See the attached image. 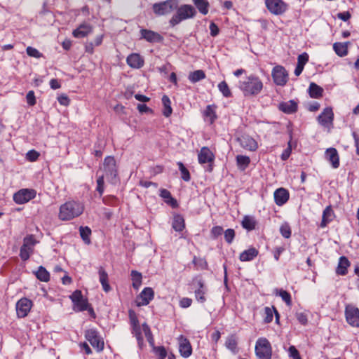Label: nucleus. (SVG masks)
I'll list each match as a JSON object with an SVG mask.
<instances>
[{"instance_id":"1","label":"nucleus","mask_w":359,"mask_h":359,"mask_svg":"<svg viewBox=\"0 0 359 359\" xmlns=\"http://www.w3.org/2000/svg\"><path fill=\"white\" fill-rule=\"evenodd\" d=\"M84 211V205L78 201H69L61 205L58 217L62 221H69L79 217Z\"/></svg>"},{"instance_id":"2","label":"nucleus","mask_w":359,"mask_h":359,"mask_svg":"<svg viewBox=\"0 0 359 359\" xmlns=\"http://www.w3.org/2000/svg\"><path fill=\"white\" fill-rule=\"evenodd\" d=\"M238 87L244 96H257L263 90L264 84L259 76L250 74L245 80L239 81Z\"/></svg>"},{"instance_id":"3","label":"nucleus","mask_w":359,"mask_h":359,"mask_svg":"<svg viewBox=\"0 0 359 359\" xmlns=\"http://www.w3.org/2000/svg\"><path fill=\"white\" fill-rule=\"evenodd\" d=\"M196 15V11L194 6L184 4L177 8L176 13L171 18L169 22L172 27H174L183 20L193 18Z\"/></svg>"},{"instance_id":"4","label":"nucleus","mask_w":359,"mask_h":359,"mask_svg":"<svg viewBox=\"0 0 359 359\" xmlns=\"http://www.w3.org/2000/svg\"><path fill=\"white\" fill-rule=\"evenodd\" d=\"M255 349L258 359H271L272 347L266 338H259L256 341Z\"/></svg>"},{"instance_id":"5","label":"nucleus","mask_w":359,"mask_h":359,"mask_svg":"<svg viewBox=\"0 0 359 359\" xmlns=\"http://www.w3.org/2000/svg\"><path fill=\"white\" fill-rule=\"evenodd\" d=\"M85 338L97 352H101L104 348V342L100 332L95 328L86 330Z\"/></svg>"},{"instance_id":"6","label":"nucleus","mask_w":359,"mask_h":359,"mask_svg":"<svg viewBox=\"0 0 359 359\" xmlns=\"http://www.w3.org/2000/svg\"><path fill=\"white\" fill-rule=\"evenodd\" d=\"M36 241L33 235H28L23 239V244L20 248V257L23 261L29 259L33 253L34 246Z\"/></svg>"},{"instance_id":"7","label":"nucleus","mask_w":359,"mask_h":359,"mask_svg":"<svg viewBox=\"0 0 359 359\" xmlns=\"http://www.w3.org/2000/svg\"><path fill=\"white\" fill-rule=\"evenodd\" d=\"M177 8L176 0H167L153 5V11L157 15H164L170 13Z\"/></svg>"},{"instance_id":"8","label":"nucleus","mask_w":359,"mask_h":359,"mask_svg":"<svg viewBox=\"0 0 359 359\" xmlns=\"http://www.w3.org/2000/svg\"><path fill=\"white\" fill-rule=\"evenodd\" d=\"M36 196V191L33 189H21L13 196V199L16 204L22 205L27 203Z\"/></svg>"},{"instance_id":"9","label":"nucleus","mask_w":359,"mask_h":359,"mask_svg":"<svg viewBox=\"0 0 359 359\" xmlns=\"http://www.w3.org/2000/svg\"><path fill=\"white\" fill-rule=\"evenodd\" d=\"M269 11L276 15H281L286 12L288 5L283 0H265Z\"/></svg>"},{"instance_id":"10","label":"nucleus","mask_w":359,"mask_h":359,"mask_svg":"<svg viewBox=\"0 0 359 359\" xmlns=\"http://www.w3.org/2000/svg\"><path fill=\"white\" fill-rule=\"evenodd\" d=\"M271 76L273 82L277 86H284L288 81L287 72L281 65H276L273 68Z\"/></svg>"},{"instance_id":"11","label":"nucleus","mask_w":359,"mask_h":359,"mask_svg":"<svg viewBox=\"0 0 359 359\" xmlns=\"http://www.w3.org/2000/svg\"><path fill=\"white\" fill-rule=\"evenodd\" d=\"M345 316L347 323L352 327H359V309L353 306L347 305L345 309Z\"/></svg>"},{"instance_id":"12","label":"nucleus","mask_w":359,"mask_h":359,"mask_svg":"<svg viewBox=\"0 0 359 359\" xmlns=\"http://www.w3.org/2000/svg\"><path fill=\"white\" fill-rule=\"evenodd\" d=\"M103 165L106 177H109L111 180L115 179L117 176V168L114 157L107 156L104 160Z\"/></svg>"},{"instance_id":"13","label":"nucleus","mask_w":359,"mask_h":359,"mask_svg":"<svg viewBox=\"0 0 359 359\" xmlns=\"http://www.w3.org/2000/svg\"><path fill=\"white\" fill-rule=\"evenodd\" d=\"M33 306L32 302L27 298H21L16 303V313L18 318L26 317Z\"/></svg>"},{"instance_id":"14","label":"nucleus","mask_w":359,"mask_h":359,"mask_svg":"<svg viewBox=\"0 0 359 359\" xmlns=\"http://www.w3.org/2000/svg\"><path fill=\"white\" fill-rule=\"evenodd\" d=\"M198 162L200 164H204V163H209V169L208 170L211 172L212 170V163L214 161L215 159V155L210 150L209 148L204 147H202L198 156Z\"/></svg>"},{"instance_id":"15","label":"nucleus","mask_w":359,"mask_h":359,"mask_svg":"<svg viewBox=\"0 0 359 359\" xmlns=\"http://www.w3.org/2000/svg\"><path fill=\"white\" fill-rule=\"evenodd\" d=\"M154 297V292L151 287H144L137 297V305L138 306H147Z\"/></svg>"},{"instance_id":"16","label":"nucleus","mask_w":359,"mask_h":359,"mask_svg":"<svg viewBox=\"0 0 359 359\" xmlns=\"http://www.w3.org/2000/svg\"><path fill=\"white\" fill-rule=\"evenodd\" d=\"M179 351L181 355L185 358L189 357L192 353V347L189 340L183 335L178 338Z\"/></svg>"},{"instance_id":"17","label":"nucleus","mask_w":359,"mask_h":359,"mask_svg":"<svg viewBox=\"0 0 359 359\" xmlns=\"http://www.w3.org/2000/svg\"><path fill=\"white\" fill-rule=\"evenodd\" d=\"M238 142L241 147L248 151H254L258 148L257 142L248 135H243L239 137Z\"/></svg>"},{"instance_id":"18","label":"nucleus","mask_w":359,"mask_h":359,"mask_svg":"<svg viewBox=\"0 0 359 359\" xmlns=\"http://www.w3.org/2000/svg\"><path fill=\"white\" fill-rule=\"evenodd\" d=\"M197 287L194 291L195 298L200 303L206 302V294L208 292L207 287L201 278L196 279Z\"/></svg>"},{"instance_id":"19","label":"nucleus","mask_w":359,"mask_h":359,"mask_svg":"<svg viewBox=\"0 0 359 359\" xmlns=\"http://www.w3.org/2000/svg\"><path fill=\"white\" fill-rule=\"evenodd\" d=\"M141 37L149 43H160L163 41V37L154 31L142 29L140 30Z\"/></svg>"},{"instance_id":"20","label":"nucleus","mask_w":359,"mask_h":359,"mask_svg":"<svg viewBox=\"0 0 359 359\" xmlns=\"http://www.w3.org/2000/svg\"><path fill=\"white\" fill-rule=\"evenodd\" d=\"M274 201L278 206L285 204L290 198L289 191L285 188L277 189L273 194Z\"/></svg>"},{"instance_id":"21","label":"nucleus","mask_w":359,"mask_h":359,"mask_svg":"<svg viewBox=\"0 0 359 359\" xmlns=\"http://www.w3.org/2000/svg\"><path fill=\"white\" fill-rule=\"evenodd\" d=\"M334 119V113L331 107H326L323 112L318 116L319 123L323 126H327L332 124Z\"/></svg>"},{"instance_id":"22","label":"nucleus","mask_w":359,"mask_h":359,"mask_svg":"<svg viewBox=\"0 0 359 359\" xmlns=\"http://www.w3.org/2000/svg\"><path fill=\"white\" fill-rule=\"evenodd\" d=\"M278 109L287 114H294L298 110V103L294 100L279 103Z\"/></svg>"},{"instance_id":"23","label":"nucleus","mask_w":359,"mask_h":359,"mask_svg":"<svg viewBox=\"0 0 359 359\" xmlns=\"http://www.w3.org/2000/svg\"><path fill=\"white\" fill-rule=\"evenodd\" d=\"M127 64L133 69H140L144 64V58L138 53H131L126 58Z\"/></svg>"},{"instance_id":"24","label":"nucleus","mask_w":359,"mask_h":359,"mask_svg":"<svg viewBox=\"0 0 359 359\" xmlns=\"http://www.w3.org/2000/svg\"><path fill=\"white\" fill-rule=\"evenodd\" d=\"M93 32V27L88 23L83 22L76 29H75L73 32L72 35L75 38H84L87 36L88 34L92 33Z\"/></svg>"},{"instance_id":"25","label":"nucleus","mask_w":359,"mask_h":359,"mask_svg":"<svg viewBox=\"0 0 359 359\" xmlns=\"http://www.w3.org/2000/svg\"><path fill=\"white\" fill-rule=\"evenodd\" d=\"M325 158L331 163L333 168L339 166V157L337 150L335 148H329L325 151Z\"/></svg>"},{"instance_id":"26","label":"nucleus","mask_w":359,"mask_h":359,"mask_svg":"<svg viewBox=\"0 0 359 359\" xmlns=\"http://www.w3.org/2000/svg\"><path fill=\"white\" fill-rule=\"evenodd\" d=\"M334 212L331 205L327 206L323 210L320 227L325 228L334 219Z\"/></svg>"},{"instance_id":"27","label":"nucleus","mask_w":359,"mask_h":359,"mask_svg":"<svg viewBox=\"0 0 359 359\" xmlns=\"http://www.w3.org/2000/svg\"><path fill=\"white\" fill-rule=\"evenodd\" d=\"M257 224L258 222L257 219L252 215H245L241 221L242 227L248 231L255 230Z\"/></svg>"},{"instance_id":"28","label":"nucleus","mask_w":359,"mask_h":359,"mask_svg":"<svg viewBox=\"0 0 359 359\" xmlns=\"http://www.w3.org/2000/svg\"><path fill=\"white\" fill-rule=\"evenodd\" d=\"M216 108L217 107L215 105L210 104L206 107L203 112L205 121H208L210 124H212L217 118V116L216 114Z\"/></svg>"},{"instance_id":"29","label":"nucleus","mask_w":359,"mask_h":359,"mask_svg":"<svg viewBox=\"0 0 359 359\" xmlns=\"http://www.w3.org/2000/svg\"><path fill=\"white\" fill-rule=\"evenodd\" d=\"M98 273L99 280L102 286L103 290L106 292H109L111 290V287L109 284V277L107 273L103 267L100 266L98 270Z\"/></svg>"},{"instance_id":"30","label":"nucleus","mask_w":359,"mask_h":359,"mask_svg":"<svg viewBox=\"0 0 359 359\" xmlns=\"http://www.w3.org/2000/svg\"><path fill=\"white\" fill-rule=\"evenodd\" d=\"M259 254L255 248H250L240 254L239 259L241 262H250L254 259Z\"/></svg>"},{"instance_id":"31","label":"nucleus","mask_w":359,"mask_h":359,"mask_svg":"<svg viewBox=\"0 0 359 359\" xmlns=\"http://www.w3.org/2000/svg\"><path fill=\"white\" fill-rule=\"evenodd\" d=\"M351 263L349 260L344 256H342L339 258L337 268L336 269V273L338 275L345 276L347 274L348 268L349 267Z\"/></svg>"},{"instance_id":"32","label":"nucleus","mask_w":359,"mask_h":359,"mask_svg":"<svg viewBox=\"0 0 359 359\" xmlns=\"http://www.w3.org/2000/svg\"><path fill=\"white\" fill-rule=\"evenodd\" d=\"M160 196L164 199L165 203L170 205L172 208H175L178 206L177 200L172 196L168 190L161 189L160 190Z\"/></svg>"},{"instance_id":"33","label":"nucleus","mask_w":359,"mask_h":359,"mask_svg":"<svg viewBox=\"0 0 359 359\" xmlns=\"http://www.w3.org/2000/svg\"><path fill=\"white\" fill-rule=\"evenodd\" d=\"M225 346L233 354L238 352V339L235 334H231L227 337L225 341Z\"/></svg>"},{"instance_id":"34","label":"nucleus","mask_w":359,"mask_h":359,"mask_svg":"<svg viewBox=\"0 0 359 359\" xmlns=\"http://www.w3.org/2000/svg\"><path fill=\"white\" fill-rule=\"evenodd\" d=\"M142 326L140 325L131 327V333L134 337H135L138 346L140 349L143 348L144 346V338L142 334Z\"/></svg>"},{"instance_id":"35","label":"nucleus","mask_w":359,"mask_h":359,"mask_svg":"<svg viewBox=\"0 0 359 359\" xmlns=\"http://www.w3.org/2000/svg\"><path fill=\"white\" fill-rule=\"evenodd\" d=\"M348 42L340 43L337 42L333 44V49L335 53L339 57H344L348 55Z\"/></svg>"},{"instance_id":"36","label":"nucleus","mask_w":359,"mask_h":359,"mask_svg":"<svg viewBox=\"0 0 359 359\" xmlns=\"http://www.w3.org/2000/svg\"><path fill=\"white\" fill-rule=\"evenodd\" d=\"M172 226L176 231H182L185 228V222L184 217L179 214L174 215Z\"/></svg>"},{"instance_id":"37","label":"nucleus","mask_w":359,"mask_h":359,"mask_svg":"<svg viewBox=\"0 0 359 359\" xmlns=\"http://www.w3.org/2000/svg\"><path fill=\"white\" fill-rule=\"evenodd\" d=\"M130 275L133 287L135 290H138L142 283V275L140 272L135 270H133Z\"/></svg>"},{"instance_id":"38","label":"nucleus","mask_w":359,"mask_h":359,"mask_svg":"<svg viewBox=\"0 0 359 359\" xmlns=\"http://www.w3.org/2000/svg\"><path fill=\"white\" fill-rule=\"evenodd\" d=\"M309 93L312 98H320L323 96V89L315 83H311L309 87Z\"/></svg>"},{"instance_id":"39","label":"nucleus","mask_w":359,"mask_h":359,"mask_svg":"<svg viewBox=\"0 0 359 359\" xmlns=\"http://www.w3.org/2000/svg\"><path fill=\"white\" fill-rule=\"evenodd\" d=\"M273 311L275 312L276 322L277 323L278 322L279 313L277 311V310L276 309V308L273 307V310H272L269 307H265V309H264V314H265L264 321H265V323H269L273 320Z\"/></svg>"},{"instance_id":"40","label":"nucleus","mask_w":359,"mask_h":359,"mask_svg":"<svg viewBox=\"0 0 359 359\" xmlns=\"http://www.w3.org/2000/svg\"><path fill=\"white\" fill-rule=\"evenodd\" d=\"M250 163V159L247 156L243 155H238L236 156V163L238 165V168L241 170H245L249 165Z\"/></svg>"},{"instance_id":"41","label":"nucleus","mask_w":359,"mask_h":359,"mask_svg":"<svg viewBox=\"0 0 359 359\" xmlns=\"http://www.w3.org/2000/svg\"><path fill=\"white\" fill-rule=\"evenodd\" d=\"M199 12L203 15L208 13L209 3L206 0H192Z\"/></svg>"},{"instance_id":"42","label":"nucleus","mask_w":359,"mask_h":359,"mask_svg":"<svg viewBox=\"0 0 359 359\" xmlns=\"http://www.w3.org/2000/svg\"><path fill=\"white\" fill-rule=\"evenodd\" d=\"M162 103H163V108H164L163 111V114L165 117H169L172 112V109L171 107V102H170V100L168 97V96H167L166 95H164L162 97Z\"/></svg>"},{"instance_id":"43","label":"nucleus","mask_w":359,"mask_h":359,"mask_svg":"<svg viewBox=\"0 0 359 359\" xmlns=\"http://www.w3.org/2000/svg\"><path fill=\"white\" fill-rule=\"evenodd\" d=\"M205 78V74L204 71L203 70H196L194 72H191L189 74L188 79L189 80L193 83H195L196 82H198Z\"/></svg>"},{"instance_id":"44","label":"nucleus","mask_w":359,"mask_h":359,"mask_svg":"<svg viewBox=\"0 0 359 359\" xmlns=\"http://www.w3.org/2000/svg\"><path fill=\"white\" fill-rule=\"evenodd\" d=\"M79 233L83 242L87 245L90 244L91 229L88 226H80Z\"/></svg>"},{"instance_id":"45","label":"nucleus","mask_w":359,"mask_h":359,"mask_svg":"<svg viewBox=\"0 0 359 359\" xmlns=\"http://www.w3.org/2000/svg\"><path fill=\"white\" fill-rule=\"evenodd\" d=\"M36 278L43 282H48L50 280L49 272L42 266H39L36 272Z\"/></svg>"},{"instance_id":"46","label":"nucleus","mask_w":359,"mask_h":359,"mask_svg":"<svg viewBox=\"0 0 359 359\" xmlns=\"http://www.w3.org/2000/svg\"><path fill=\"white\" fill-rule=\"evenodd\" d=\"M193 264L197 270H206L208 268V264L205 258L194 257L193 259Z\"/></svg>"},{"instance_id":"47","label":"nucleus","mask_w":359,"mask_h":359,"mask_svg":"<svg viewBox=\"0 0 359 359\" xmlns=\"http://www.w3.org/2000/svg\"><path fill=\"white\" fill-rule=\"evenodd\" d=\"M218 89L224 97L229 98L232 97V93L225 81H221L218 84Z\"/></svg>"},{"instance_id":"48","label":"nucleus","mask_w":359,"mask_h":359,"mask_svg":"<svg viewBox=\"0 0 359 359\" xmlns=\"http://www.w3.org/2000/svg\"><path fill=\"white\" fill-rule=\"evenodd\" d=\"M142 331L147 338L149 345L152 347L154 346V339L151 331L149 326L146 323L142 324Z\"/></svg>"},{"instance_id":"49","label":"nucleus","mask_w":359,"mask_h":359,"mask_svg":"<svg viewBox=\"0 0 359 359\" xmlns=\"http://www.w3.org/2000/svg\"><path fill=\"white\" fill-rule=\"evenodd\" d=\"M177 165L179 167V170L181 172V177L185 182H189L191 179L189 171L187 168L184 165L182 162H178Z\"/></svg>"},{"instance_id":"50","label":"nucleus","mask_w":359,"mask_h":359,"mask_svg":"<svg viewBox=\"0 0 359 359\" xmlns=\"http://www.w3.org/2000/svg\"><path fill=\"white\" fill-rule=\"evenodd\" d=\"M277 294H278L282 298L283 301L285 302L287 306H290L292 305V297L288 292L280 289Z\"/></svg>"},{"instance_id":"51","label":"nucleus","mask_w":359,"mask_h":359,"mask_svg":"<svg viewBox=\"0 0 359 359\" xmlns=\"http://www.w3.org/2000/svg\"><path fill=\"white\" fill-rule=\"evenodd\" d=\"M102 202L109 206H117L118 205V199L111 195L106 196L102 198Z\"/></svg>"},{"instance_id":"52","label":"nucleus","mask_w":359,"mask_h":359,"mask_svg":"<svg viewBox=\"0 0 359 359\" xmlns=\"http://www.w3.org/2000/svg\"><path fill=\"white\" fill-rule=\"evenodd\" d=\"M74 305L75 307L74 310L78 311H83L87 310L88 306V303L87 299H83V297L82 299H81L79 300V302H75L74 304Z\"/></svg>"},{"instance_id":"53","label":"nucleus","mask_w":359,"mask_h":359,"mask_svg":"<svg viewBox=\"0 0 359 359\" xmlns=\"http://www.w3.org/2000/svg\"><path fill=\"white\" fill-rule=\"evenodd\" d=\"M280 234L285 238H289L292 234L291 228L287 223H285L280 226Z\"/></svg>"},{"instance_id":"54","label":"nucleus","mask_w":359,"mask_h":359,"mask_svg":"<svg viewBox=\"0 0 359 359\" xmlns=\"http://www.w3.org/2000/svg\"><path fill=\"white\" fill-rule=\"evenodd\" d=\"M96 191L99 193L100 196L101 197L104 191V176H99L97 179V187Z\"/></svg>"},{"instance_id":"55","label":"nucleus","mask_w":359,"mask_h":359,"mask_svg":"<svg viewBox=\"0 0 359 359\" xmlns=\"http://www.w3.org/2000/svg\"><path fill=\"white\" fill-rule=\"evenodd\" d=\"M224 234L225 241L228 244H231L235 238V236H236L234 229H228L224 232Z\"/></svg>"},{"instance_id":"56","label":"nucleus","mask_w":359,"mask_h":359,"mask_svg":"<svg viewBox=\"0 0 359 359\" xmlns=\"http://www.w3.org/2000/svg\"><path fill=\"white\" fill-rule=\"evenodd\" d=\"M26 52L29 57L40 58L43 56L41 53H40L36 48L32 46H28L26 49Z\"/></svg>"},{"instance_id":"57","label":"nucleus","mask_w":359,"mask_h":359,"mask_svg":"<svg viewBox=\"0 0 359 359\" xmlns=\"http://www.w3.org/2000/svg\"><path fill=\"white\" fill-rule=\"evenodd\" d=\"M223 233L224 230L221 226H215L210 230V235L213 239L217 238Z\"/></svg>"},{"instance_id":"58","label":"nucleus","mask_w":359,"mask_h":359,"mask_svg":"<svg viewBox=\"0 0 359 359\" xmlns=\"http://www.w3.org/2000/svg\"><path fill=\"white\" fill-rule=\"evenodd\" d=\"M128 315L131 327L140 325L137 314L133 310H129Z\"/></svg>"},{"instance_id":"59","label":"nucleus","mask_w":359,"mask_h":359,"mask_svg":"<svg viewBox=\"0 0 359 359\" xmlns=\"http://www.w3.org/2000/svg\"><path fill=\"white\" fill-rule=\"evenodd\" d=\"M39 157V153L35 150H30L26 154V158L31 162L36 161Z\"/></svg>"},{"instance_id":"60","label":"nucleus","mask_w":359,"mask_h":359,"mask_svg":"<svg viewBox=\"0 0 359 359\" xmlns=\"http://www.w3.org/2000/svg\"><path fill=\"white\" fill-rule=\"evenodd\" d=\"M26 100L29 106H34L36 104V101L34 92L33 90H30L27 93L26 95Z\"/></svg>"},{"instance_id":"61","label":"nucleus","mask_w":359,"mask_h":359,"mask_svg":"<svg viewBox=\"0 0 359 359\" xmlns=\"http://www.w3.org/2000/svg\"><path fill=\"white\" fill-rule=\"evenodd\" d=\"M309 55L306 53L300 54L297 57V65L304 67V65L309 61Z\"/></svg>"},{"instance_id":"62","label":"nucleus","mask_w":359,"mask_h":359,"mask_svg":"<svg viewBox=\"0 0 359 359\" xmlns=\"http://www.w3.org/2000/svg\"><path fill=\"white\" fill-rule=\"evenodd\" d=\"M290 357L293 359H302L298 350L294 346H290L288 348Z\"/></svg>"},{"instance_id":"63","label":"nucleus","mask_w":359,"mask_h":359,"mask_svg":"<svg viewBox=\"0 0 359 359\" xmlns=\"http://www.w3.org/2000/svg\"><path fill=\"white\" fill-rule=\"evenodd\" d=\"M156 353L158 355L160 359H165L167 355V352L163 346L154 347Z\"/></svg>"},{"instance_id":"64","label":"nucleus","mask_w":359,"mask_h":359,"mask_svg":"<svg viewBox=\"0 0 359 359\" xmlns=\"http://www.w3.org/2000/svg\"><path fill=\"white\" fill-rule=\"evenodd\" d=\"M83 298L82 292L81 290H76L74 291L72 295L70 296V299H72V302L74 304L76 302H79L81 299Z\"/></svg>"}]
</instances>
